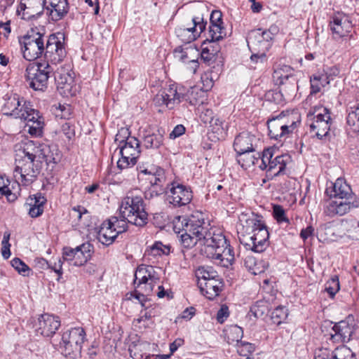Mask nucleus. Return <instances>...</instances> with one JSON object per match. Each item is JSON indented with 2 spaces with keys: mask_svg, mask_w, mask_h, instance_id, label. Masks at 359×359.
<instances>
[{
  "mask_svg": "<svg viewBox=\"0 0 359 359\" xmlns=\"http://www.w3.org/2000/svg\"><path fill=\"white\" fill-rule=\"evenodd\" d=\"M209 224L205 220L201 212H195L188 217H183L180 225L175 224V229L189 232L203 240V248L207 247V241L212 240V234L216 233L208 229Z\"/></svg>",
  "mask_w": 359,
  "mask_h": 359,
  "instance_id": "423d86ee",
  "label": "nucleus"
},
{
  "mask_svg": "<svg viewBox=\"0 0 359 359\" xmlns=\"http://www.w3.org/2000/svg\"><path fill=\"white\" fill-rule=\"evenodd\" d=\"M332 359H355V356L349 348L343 346L332 352Z\"/></svg>",
  "mask_w": 359,
  "mask_h": 359,
  "instance_id": "09e8293b",
  "label": "nucleus"
},
{
  "mask_svg": "<svg viewBox=\"0 0 359 359\" xmlns=\"http://www.w3.org/2000/svg\"><path fill=\"white\" fill-rule=\"evenodd\" d=\"M266 52V51L257 50V53H253L250 57L251 62L257 65L259 67L264 65L267 61Z\"/></svg>",
  "mask_w": 359,
  "mask_h": 359,
  "instance_id": "052dcab7",
  "label": "nucleus"
},
{
  "mask_svg": "<svg viewBox=\"0 0 359 359\" xmlns=\"http://www.w3.org/2000/svg\"><path fill=\"white\" fill-rule=\"evenodd\" d=\"M330 339L334 343L348 341L353 332V327L347 321L341 320L332 327Z\"/></svg>",
  "mask_w": 359,
  "mask_h": 359,
  "instance_id": "5701e85b",
  "label": "nucleus"
},
{
  "mask_svg": "<svg viewBox=\"0 0 359 359\" xmlns=\"http://www.w3.org/2000/svg\"><path fill=\"white\" fill-rule=\"evenodd\" d=\"M182 233L180 235V241L182 245L185 248H191L196 245L198 242H200L201 245H203V240L199 239V238L196 237L194 235L189 232L182 231Z\"/></svg>",
  "mask_w": 359,
  "mask_h": 359,
  "instance_id": "a18cd8bd",
  "label": "nucleus"
},
{
  "mask_svg": "<svg viewBox=\"0 0 359 359\" xmlns=\"http://www.w3.org/2000/svg\"><path fill=\"white\" fill-rule=\"evenodd\" d=\"M255 349V345L249 342L241 341L237 344V352L241 355L246 356L254 352Z\"/></svg>",
  "mask_w": 359,
  "mask_h": 359,
  "instance_id": "4d7b16f0",
  "label": "nucleus"
},
{
  "mask_svg": "<svg viewBox=\"0 0 359 359\" xmlns=\"http://www.w3.org/2000/svg\"><path fill=\"white\" fill-rule=\"evenodd\" d=\"M268 312V306L264 301H258L250 307V313L258 318L264 316Z\"/></svg>",
  "mask_w": 359,
  "mask_h": 359,
  "instance_id": "de8ad7c7",
  "label": "nucleus"
},
{
  "mask_svg": "<svg viewBox=\"0 0 359 359\" xmlns=\"http://www.w3.org/2000/svg\"><path fill=\"white\" fill-rule=\"evenodd\" d=\"M46 203V198L41 193L29 196L26 202V205L29 206V216L33 218L40 216L43 212Z\"/></svg>",
  "mask_w": 359,
  "mask_h": 359,
  "instance_id": "cd10ccee",
  "label": "nucleus"
},
{
  "mask_svg": "<svg viewBox=\"0 0 359 359\" xmlns=\"http://www.w3.org/2000/svg\"><path fill=\"white\" fill-rule=\"evenodd\" d=\"M315 359H332V352L327 348H319L315 352Z\"/></svg>",
  "mask_w": 359,
  "mask_h": 359,
  "instance_id": "69168bd1",
  "label": "nucleus"
},
{
  "mask_svg": "<svg viewBox=\"0 0 359 359\" xmlns=\"http://www.w3.org/2000/svg\"><path fill=\"white\" fill-rule=\"evenodd\" d=\"M120 216L128 222L137 226H144L148 222V214L145 211L143 199L128 192L119 205Z\"/></svg>",
  "mask_w": 359,
  "mask_h": 359,
  "instance_id": "7ed1b4c3",
  "label": "nucleus"
},
{
  "mask_svg": "<svg viewBox=\"0 0 359 359\" xmlns=\"http://www.w3.org/2000/svg\"><path fill=\"white\" fill-rule=\"evenodd\" d=\"M118 234L116 232L107 220L103 222L97 233L98 241L104 245L112 244Z\"/></svg>",
  "mask_w": 359,
  "mask_h": 359,
  "instance_id": "c756f323",
  "label": "nucleus"
},
{
  "mask_svg": "<svg viewBox=\"0 0 359 359\" xmlns=\"http://www.w3.org/2000/svg\"><path fill=\"white\" fill-rule=\"evenodd\" d=\"M209 124L214 133L218 135H222L224 133V122L219 118H213L212 121Z\"/></svg>",
  "mask_w": 359,
  "mask_h": 359,
  "instance_id": "680f3d73",
  "label": "nucleus"
},
{
  "mask_svg": "<svg viewBox=\"0 0 359 359\" xmlns=\"http://www.w3.org/2000/svg\"><path fill=\"white\" fill-rule=\"evenodd\" d=\"M252 151H247L243 154H237V161L242 168L247 169L257 163V157L252 154Z\"/></svg>",
  "mask_w": 359,
  "mask_h": 359,
  "instance_id": "ea45409f",
  "label": "nucleus"
},
{
  "mask_svg": "<svg viewBox=\"0 0 359 359\" xmlns=\"http://www.w3.org/2000/svg\"><path fill=\"white\" fill-rule=\"evenodd\" d=\"M86 332L81 327H74L63 333L60 348L62 353L71 358L79 354L84 342Z\"/></svg>",
  "mask_w": 359,
  "mask_h": 359,
  "instance_id": "9d476101",
  "label": "nucleus"
},
{
  "mask_svg": "<svg viewBox=\"0 0 359 359\" xmlns=\"http://www.w3.org/2000/svg\"><path fill=\"white\" fill-rule=\"evenodd\" d=\"M48 36L40 32L37 29H31L20 38L23 57L28 61H34L43 55Z\"/></svg>",
  "mask_w": 359,
  "mask_h": 359,
  "instance_id": "39448f33",
  "label": "nucleus"
},
{
  "mask_svg": "<svg viewBox=\"0 0 359 359\" xmlns=\"http://www.w3.org/2000/svg\"><path fill=\"white\" fill-rule=\"evenodd\" d=\"M53 68L48 63L36 62L29 64L27 69V79L30 88L34 90L44 91Z\"/></svg>",
  "mask_w": 359,
  "mask_h": 359,
  "instance_id": "1a4fd4ad",
  "label": "nucleus"
},
{
  "mask_svg": "<svg viewBox=\"0 0 359 359\" xmlns=\"http://www.w3.org/2000/svg\"><path fill=\"white\" fill-rule=\"evenodd\" d=\"M287 309L283 306H277L271 314V319L273 324H281L287 317Z\"/></svg>",
  "mask_w": 359,
  "mask_h": 359,
  "instance_id": "79ce46f5",
  "label": "nucleus"
},
{
  "mask_svg": "<svg viewBox=\"0 0 359 359\" xmlns=\"http://www.w3.org/2000/svg\"><path fill=\"white\" fill-rule=\"evenodd\" d=\"M244 265L248 269V271L254 274L257 275L260 273L262 271L257 266L255 259L252 256H248L244 260Z\"/></svg>",
  "mask_w": 359,
  "mask_h": 359,
  "instance_id": "bf43d9fd",
  "label": "nucleus"
},
{
  "mask_svg": "<svg viewBox=\"0 0 359 359\" xmlns=\"http://www.w3.org/2000/svg\"><path fill=\"white\" fill-rule=\"evenodd\" d=\"M229 308L226 305H222L220 309L217 311V320L222 323L224 320L229 317Z\"/></svg>",
  "mask_w": 359,
  "mask_h": 359,
  "instance_id": "338daca9",
  "label": "nucleus"
},
{
  "mask_svg": "<svg viewBox=\"0 0 359 359\" xmlns=\"http://www.w3.org/2000/svg\"><path fill=\"white\" fill-rule=\"evenodd\" d=\"M254 137L248 133H241L234 140L233 147L237 154H243L247 151H253L252 142Z\"/></svg>",
  "mask_w": 359,
  "mask_h": 359,
  "instance_id": "c85d7f7f",
  "label": "nucleus"
},
{
  "mask_svg": "<svg viewBox=\"0 0 359 359\" xmlns=\"http://www.w3.org/2000/svg\"><path fill=\"white\" fill-rule=\"evenodd\" d=\"M43 126V121H36L32 123L26 124V126L28 128V133L36 137L41 136L42 135Z\"/></svg>",
  "mask_w": 359,
  "mask_h": 359,
  "instance_id": "864d4df0",
  "label": "nucleus"
},
{
  "mask_svg": "<svg viewBox=\"0 0 359 359\" xmlns=\"http://www.w3.org/2000/svg\"><path fill=\"white\" fill-rule=\"evenodd\" d=\"M159 280V276L152 266L140 265L135 273L134 283L137 287L144 285V292L149 294L155 284Z\"/></svg>",
  "mask_w": 359,
  "mask_h": 359,
  "instance_id": "f8f14e48",
  "label": "nucleus"
},
{
  "mask_svg": "<svg viewBox=\"0 0 359 359\" xmlns=\"http://www.w3.org/2000/svg\"><path fill=\"white\" fill-rule=\"evenodd\" d=\"M228 337V343L231 344L232 342H237V344H238L241 341V339L243 337V331L241 327L235 325L232 326L229 330V333L227 334Z\"/></svg>",
  "mask_w": 359,
  "mask_h": 359,
  "instance_id": "3c124183",
  "label": "nucleus"
},
{
  "mask_svg": "<svg viewBox=\"0 0 359 359\" xmlns=\"http://www.w3.org/2000/svg\"><path fill=\"white\" fill-rule=\"evenodd\" d=\"M278 117L283 124V130H285L288 135L292 134L300 124V115L295 111H282Z\"/></svg>",
  "mask_w": 359,
  "mask_h": 359,
  "instance_id": "a878e982",
  "label": "nucleus"
},
{
  "mask_svg": "<svg viewBox=\"0 0 359 359\" xmlns=\"http://www.w3.org/2000/svg\"><path fill=\"white\" fill-rule=\"evenodd\" d=\"M257 166L262 170H266L269 168L271 160L273 157L272 151L270 149L264 150L262 155L257 154Z\"/></svg>",
  "mask_w": 359,
  "mask_h": 359,
  "instance_id": "c03bdc74",
  "label": "nucleus"
},
{
  "mask_svg": "<svg viewBox=\"0 0 359 359\" xmlns=\"http://www.w3.org/2000/svg\"><path fill=\"white\" fill-rule=\"evenodd\" d=\"M273 79L277 85L285 84V80L290 81V86L292 90H295L297 79L294 74V70L288 65H283L274 69Z\"/></svg>",
  "mask_w": 359,
  "mask_h": 359,
  "instance_id": "393cba45",
  "label": "nucleus"
},
{
  "mask_svg": "<svg viewBox=\"0 0 359 359\" xmlns=\"http://www.w3.org/2000/svg\"><path fill=\"white\" fill-rule=\"evenodd\" d=\"M54 76L57 90L62 96L69 97L76 95L77 88L74 79L70 74L56 72Z\"/></svg>",
  "mask_w": 359,
  "mask_h": 359,
  "instance_id": "412c9836",
  "label": "nucleus"
},
{
  "mask_svg": "<svg viewBox=\"0 0 359 359\" xmlns=\"http://www.w3.org/2000/svg\"><path fill=\"white\" fill-rule=\"evenodd\" d=\"M318 110L320 111L314 116V121L310 124V128L319 140H322L330 135L331 117L327 108L320 107Z\"/></svg>",
  "mask_w": 359,
  "mask_h": 359,
  "instance_id": "ddd939ff",
  "label": "nucleus"
},
{
  "mask_svg": "<svg viewBox=\"0 0 359 359\" xmlns=\"http://www.w3.org/2000/svg\"><path fill=\"white\" fill-rule=\"evenodd\" d=\"M196 276L198 279V282H201V280L205 282L219 276V274L211 266H201L196 269Z\"/></svg>",
  "mask_w": 359,
  "mask_h": 359,
  "instance_id": "c9c22d12",
  "label": "nucleus"
},
{
  "mask_svg": "<svg viewBox=\"0 0 359 359\" xmlns=\"http://www.w3.org/2000/svg\"><path fill=\"white\" fill-rule=\"evenodd\" d=\"M76 253V247L75 248L65 247L62 250V259L64 261L68 262L72 264L74 261Z\"/></svg>",
  "mask_w": 359,
  "mask_h": 359,
  "instance_id": "e2e57ef3",
  "label": "nucleus"
},
{
  "mask_svg": "<svg viewBox=\"0 0 359 359\" xmlns=\"http://www.w3.org/2000/svg\"><path fill=\"white\" fill-rule=\"evenodd\" d=\"M330 27L333 37L339 39L348 35L352 29V23L348 16L337 13L332 17Z\"/></svg>",
  "mask_w": 359,
  "mask_h": 359,
  "instance_id": "6ab92c4d",
  "label": "nucleus"
},
{
  "mask_svg": "<svg viewBox=\"0 0 359 359\" xmlns=\"http://www.w3.org/2000/svg\"><path fill=\"white\" fill-rule=\"evenodd\" d=\"M11 265L12 266L16 269L19 273L23 275V276H28L29 272L30 271V269L29 266L23 262L19 258H14L11 261Z\"/></svg>",
  "mask_w": 359,
  "mask_h": 359,
  "instance_id": "6e6d98bb",
  "label": "nucleus"
},
{
  "mask_svg": "<svg viewBox=\"0 0 359 359\" xmlns=\"http://www.w3.org/2000/svg\"><path fill=\"white\" fill-rule=\"evenodd\" d=\"M207 245L203 248L201 251L208 257L221 262L226 261V263H224V265L231 264L233 262V251L222 233H213L212 240L207 241Z\"/></svg>",
  "mask_w": 359,
  "mask_h": 359,
  "instance_id": "0eeeda50",
  "label": "nucleus"
},
{
  "mask_svg": "<svg viewBox=\"0 0 359 359\" xmlns=\"http://www.w3.org/2000/svg\"><path fill=\"white\" fill-rule=\"evenodd\" d=\"M92 246L90 243H83L76 247V253L75 254L73 266H80L86 264L91 257Z\"/></svg>",
  "mask_w": 359,
  "mask_h": 359,
  "instance_id": "2f4dec72",
  "label": "nucleus"
},
{
  "mask_svg": "<svg viewBox=\"0 0 359 359\" xmlns=\"http://www.w3.org/2000/svg\"><path fill=\"white\" fill-rule=\"evenodd\" d=\"M25 109L22 111L24 116H20L19 118L24 119L27 123H32L36 121H43V118L39 115V112L32 108V105L29 102L28 104L24 107Z\"/></svg>",
  "mask_w": 359,
  "mask_h": 359,
  "instance_id": "e433bc0d",
  "label": "nucleus"
},
{
  "mask_svg": "<svg viewBox=\"0 0 359 359\" xmlns=\"http://www.w3.org/2000/svg\"><path fill=\"white\" fill-rule=\"evenodd\" d=\"M198 286L204 296L209 299H213L219 296L224 286V283L219 276L205 282L201 280V282H198Z\"/></svg>",
  "mask_w": 359,
  "mask_h": 359,
  "instance_id": "b1692460",
  "label": "nucleus"
},
{
  "mask_svg": "<svg viewBox=\"0 0 359 359\" xmlns=\"http://www.w3.org/2000/svg\"><path fill=\"white\" fill-rule=\"evenodd\" d=\"M140 181L149 184L147 187H167L165 185V175L164 170L159 167L140 169L138 173Z\"/></svg>",
  "mask_w": 359,
  "mask_h": 359,
  "instance_id": "2eb2a0df",
  "label": "nucleus"
},
{
  "mask_svg": "<svg viewBox=\"0 0 359 359\" xmlns=\"http://www.w3.org/2000/svg\"><path fill=\"white\" fill-rule=\"evenodd\" d=\"M28 102L18 94L6 95L2 107L3 113L7 116L20 118V116H24L22 114L25 109L24 107Z\"/></svg>",
  "mask_w": 359,
  "mask_h": 359,
  "instance_id": "4468645a",
  "label": "nucleus"
},
{
  "mask_svg": "<svg viewBox=\"0 0 359 359\" xmlns=\"http://www.w3.org/2000/svg\"><path fill=\"white\" fill-rule=\"evenodd\" d=\"M325 193L330 196L324 206V213L327 216H343L358 206L350 185L344 179L338 178L331 189H327Z\"/></svg>",
  "mask_w": 359,
  "mask_h": 359,
  "instance_id": "f03ea898",
  "label": "nucleus"
},
{
  "mask_svg": "<svg viewBox=\"0 0 359 359\" xmlns=\"http://www.w3.org/2000/svg\"><path fill=\"white\" fill-rule=\"evenodd\" d=\"M339 290V278L337 276H334L326 282L324 291L329 294L330 298L333 299Z\"/></svg>",
  "mask_w": 359,
  "mask_h": 359,
  "instance_id": "37998d69",
  "label": "nucleus"
},
{
  "mask_svg": "<svg viewBox=\"0 0 359 359\" xmlns=\"http://www.w3.org/2000/svg\"><path fill=\"white\" fill-rule=\"evenodd\" d=\"M10 184L11 182L8 179L0 175V194L6 196L8 201L13 202L17 199V195L13 192V185L11 188L9 187Z\"/></svg>",
  "mask_w": 359,
  "mask_h": 359,
  "instance_id": "4c0bfd02",
  "label": "nucleus"
},
{
  "mask_svg": "<svg viewBox=\"0 0 359 359\" xmlns=\"http://www.w3.org/2000/svg\"><path fill=\"white\" fill-rule=\"evenodd\" d=\"M107 222L111 224V226L115 229L116 232L119 235L128 229V221L126 219L120 216H113L107 219Z\"/></svg>",
  "mask_w": 359,
  "mask_h": 359,
  "instance_id": "58836bf2",
  "label": "nucleus"
},
{
  "mask_svg": "<svg viewBox=\"0 0 359 359\" xmlns=\"http://www.w3.org/2000/svg\"><path fill=\"white\" fill-rule=\"evenodd\" d=\"M146 253L154 257L168 255L170 253V246L163 245L160 241H156L147 250Z\"/></svg>",
  "mask_w": 359,
  "mask_h": 359,
  "instance_id": "a19ab883",
  "label": "nucleus"
},
{
  "mask_svg": "<svg viewBox=\"0 0 359 359\" xmlns=\"http://www.w3.org/2000/svg\"><path fill=\"white\" fill-rule=\"evenodd\" d=\"M163 141V135L158 130L148 132L143 137V144L147 149H158L162 145Z\"/></svg>",
  "mask_w": 359,
  "mask_h": 359,
  "instance_id": "72a5a7b5",
  "label": "nucleus"
},
{
  "mask_svg": "<svg viewBox=\"0 0 359 359\" xmlns=\"http://www.w3.org/2000/svg\"><path fill=\"white\" fill-rule=\"evenodd\" d=\"M153 318V313L151 312H147L145 311H142L140 313V316L139 318L134 319L133 324L135 327H139L140 328L148 327L149 326V322Z\"/></svg>",
  "mask_w": 359,
  "mask_h": 359,
  "instance_id": "8fccbe9b",
  "label": "nucleus"
},
{
  "mask_svg": "<svg viewBox=\"0 0 359 359\" xmlns=\"http://www.w3.org/2000/svg\"><path fill=\"white\" fill-rule=\"evenodd\" d=\"M193 52H194V50L191 48L179 46L175 49L174 55L175 58L185 62L187 59H190L189 55Z\"/></svg>",
  "mask_w": 359,
  "mask_h": 359,
  "instance_id": "603ef678",
  "label": "nucleus"
},
{
  "mask_svg": "<svg viewBox=\"0 0 359 359\" xmlns=\"http://www.w3.org/2000/svg\"><path fill=\"white\" fill-rule=\"evenodd\" d=\"M167 187H147L144 191V197L146 199L150 200L154 197H157L165 192Z\"/></svg>",
  "mask_w": 359,
  "mask_h": 359,
  "instance_id": "5fc2aeb1",
  "label": "nucleus"
},
{
  "mask_svg": "<svg viewBox=\"0 0 359 359\" xmlns=\"http://www.w3.org/2000/svg\"><path fill=\"white\" fill-rule=\"evenodd\" d=\"M129 134L128 129L122 128L115 138L116 142H119L121 157L117 162V166L121 170L134 165L140 154L139 140Z\"/></svg>",
  "mask_w": 359,
  "mask_h": 359,
  "instance_id": "20e7f679",
  "label": "nucleus"
},
{
  "mask_svg": "<svg viewBox=\"0 0 359 359\" xmlns=\"http://www.w3.org/2000/svg\"><path fill=\"white\" fill-rule=\"evenodd\" d=\"M192 23L191 27H179L175 29L177 36L186 43L194 41L205 29L206 22H204L202 17L193 18Z\"/></svg>",
  "mask_w": 359,
  "mask_h": 359,
  "instance_id": "f3484780",
  "label": "nucleus"
},
{
  "mask_svg": "<svg viewBox=\"0 0 359 359\" xmlns=\"http://www.w3.org/2000/svg\"><path fill=\"white\" fill-rule=\"evenodd\" d=\"M269 135L271 139L281 140L283 138L288 137L287 132L284 130L283 126L278 118V116L269 119L267 121Z\"/></svg>",
  "mask_w": 359,
  "mask_h": 359,
  "instance_id": "7c9ffc66",
  "label": "nucleus"
},
{
  "mask_svg": "<svg viewBox=\"0 0 359 359\" xmlns=\"http://www.w3.org/2000/svg\"><path fill=\"white\" fill-rule=\"evenodd\" d=\"M262 29L252 31L248 36V44L251 46L255 50L264 51V39L261 34Z\"/></svg>",
  "mask_w": 359,
  "mask_h": 359,
  "instance_id": "f704fd0d",
  "label": "nucleus"
},
{
  "mask_svg": "<svg viewBox=\"0 0 359 359\" xmlns=\"http://www.w3.org/2000/svg\"><path fill=\"white\" fill-rule=\"evenodd\" d=\"M64 39L62 34L57 33L56 34H51L48 36L47 44L43 53L44 57L46 60L45 63L50 62L53 65H56L61 62L66 57L67 52L65 48L64 43L61 41Z\"/></svg>",
  "mask_w": 359,
  "mask_h": 359,
  "instance_id": "9b49d317",
  "label": "nucleus"
},
{
  "mask_svg": "<svg viewBox=\"0 0 359 359\" xmlns=\"http://www.w3.org/2000/svg\"><path fill=\"white\" fill-rule=\"evenodd\" d=\"M215 116H213V111L212 109H205L201 111L200 115L201 120L204 123H210L212 121Z\"/></svg>",
  "mask_w": 359,
  "mask_h": 359,
  "instance_id": "774afa93",
  "label": "nucleus"
},
{
  "mask_svg": "<svg viewBox=\"0 0 359 359\" xmlns=\"http://www.w3.org/2000/svg\"><path fill=\"white\" fill-rule=\"evenodd\" d=\"M266 97L269 101L273 102L276 104H280L283 100V94L280 91L271 90L266 93Z\"/></svg>",
  "mask_w": 359,
  "mask_h": 359,
  "instance_id": "0e129e2a",
  "label": "nucleus"
},
{
  "mask_svg": "<svg viewBox=\"0 0 359 359\" xmlns=\"http://www.w3.org/2000/svg\"><path fill=\"white\" fill-rule=\"evenodd\" d=\"M24 156L16 160V165L13 172L15 182L19 187L20 183L28 186L34 182L40 173L42 163L55 165L60 158L58 149L55 146L51 147L45 144H35L29 141L25 144L22 151Z\"/></svg>",
  "mask_w": 359,
  "mask_h": 359,
  "instance_id": "f257e3e1",
  "label": "nucleus"
},
{
  "mask_svg": "<svg viewBox=\"0 0 359 359\" xmlns=\"http://www.w3.org/2000/svg\"><path fill=\"white\" fill-rule=\"evenodd\" d=\"M208 37L207 40L210 41H216L222 39L224 33V28L222 25H210Z\"/></svg>",
  "mask_w": 359,
  "mask_h": 359,
  "instance_id": "49530a36",
  "label": "nucleus"
},
{
  "mask_svg": "<svg viewBox=\"0 0 359 359\" xmlns=\"http://www.w3.org/2000/svg\"><path fill=\"white\" fill-rule=\"evenodd\" d=\"M184 99H185V96L179 93L176 87L172 85L160 91L155 96L154 101L157 105L165 104L171 109L175 104L181 102Z\"/></svg>",
  "mask_w": 359,
  "mask_h": 359,
  "instance_id": "a211bd4d",
  "label": "nucleus"
},
{
  "mask_svg": "<svg viewBox=\"0 0 359 359\" xmlns=\"http://www.w3.org/2000/svg\"><path fill=\"white\" fill-rule=\"evenodd\" d=\"M172 187L170 189L168 195V200L170 203L175 206H183L189 204L192 199V191L189 188L182 185L172 184Z\"/></svg>",
  "mask_w": 359,
  "mask_h": 359,
  "instance_id": "aec40b11",
  "label": "nucleus"
},
{
  "mask_svg": "<svg viewBox=\"0 0 359 359\" xmlns=\"http://www.w3.org/2000/svg\"><path fill=\"white\" fill-rule=\"evenodd\" d=\"M247 224L251 227L253 235L241 243L255 252H263L269 243V233L265 224L258 217L248 219Z\"/></svg>",
  "mask_w": 359,
  "mask_h": 359,
  "instance_id": "6e6552de",
  "label": "nucleus"
},
{
  "mask_svg": "<svg viewBox=\"0 0 359 359\" xmlns=\"http://www.w3.org/2000/svg\"><path fill=\"white\" fill-rule=\"evenodd\" d=\"M59 0V4H55L54 6L47 10L49 11V17L53 21H58L62 19L69 11V4L67 0Z\"/></svg>",
  "mask_w": 359,
  "mask_h": 359,
  "instance_id": "473e14b6",
  "label": "nucleus"
},
{
  "mask_svg": "<svg viewBox=\"0 0 359 359\" xmlns=\"http://www.w3.org/2000/svg\"><path fill=\"white\" fill-rule=\"evenodd\" d=\"M60 326L57 316L45 313L39 318L36 331L41 335L48 337L54 334Z\"/></svg>",
  "mask_w": 359,
  "mask_h": 359,
  "instance_id": "4be33fe9",
  "label": "nucleus"
},
{
  "mask_svg": "<svg viewBox=\"0 0 359 359\" xmlns=\"http://www.w3.org/2000/svg\"><path fill=\"white\" fill-rule=\"evenodd\" d=\"M273 215L274 218L278 223L286 222L289 223V219L285 215V212L282 206L275 205L273 208Z\"/></svg>",
  "mask_w": 359,
  "mask_h": 359,
  "instance_id": "13d9d810",
  "label": "nucleus"
},
{
  "mask_svg": "<svg viewBox=\"0 0 359 359\" xmlns=\"http://www.w3.org/2000/svg\"><path fill=\"white\" fill-rule=\"evenodd\" d=\"M44 7L43 0H21L17 12L22 19L29 20L39 17Z\"/></svg>",
  "mask_w": 359,
  "mask_h": 359,
  "instance_id": "dca6fc26",
  "label": "nucleus"
},
{
  "mask_svg": "<svg viewBox=\"0 0 359 359\" xmlns=\"http://www.w3.org/2000/svg\"><path fill=\"white\" fill-rule=\"evenodd\" d=\"M290 156L283 154L271 158L269 168L266 170L267 176L270 178L281 175L285 171L286 165L290 161Z\"/></svg>",
  "mask_w": 359,
  "mask_h": 359,
  "instance_id": "bb28decb",
  "label": "nucleus"
}]
</instances>
